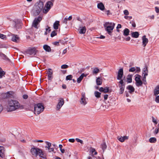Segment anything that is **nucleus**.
I'll list each match as a JSON object with an SVG mask.
<instances>
[{
  "label": "nucleus",
  "instance_id": "22",
  "mask_svg": "<svg viewBox=\"0 0 159 159\" xmlns=\"http://www.w3.org/2000/svg\"><path fill=\"white\" fill-rule=\"evenodd\" d=\"M38 154L39 155V156L43 158H44L46 157V155L42 151V150L40 149L39 151Z\"/></svg>",
  "mask_w": 159,
  "mask_h": 159
},
{
  "label": "nucleus",
  "instance_id": "5",
  "mask_svg": "<svg viewBox=\"0 0 159 159\" xmlns=\"http://www.w3.org/2000/svg\"><path fill=\"white\" fill-rule=\"evenodd\" d=\"M53 5V3L51 1L47 2L44 7L43 8V12L44 13L46 14L51 9V7Z\"/></svg>",
  "mask_w": 159,
  "mask_h": 159
},
{
  "label": "nucleus",
  "instance_id": "40",
  "mask_svg": "<svg viewBox=\"0 0 159 159\" xmlns=\"http://www.w3.org/2000/svg\"><path fill=\"white\" fill-rule=\"evenodd\" d=\"M73 76L71 75H69L67 76L66 78V80H71Z\"/></svg>",
  "mask_w": 159,
  "mask_h": 159
},
{
  "label": "nucleus",
  "instance_id": "27",
  "mask_svg": "<svg viewBox=\"0 0 159 159\" xmlns=\"http://www.w3.org/2000/svg\"><path fill=\"white\" fill-rule=\"evenodd\" d=\"M59 21H56L53 24V28L55 30H57L58 28V26H59Z\"/></svg>",
  "mask_w": 159,
  "mask_h": 159
},
{
  "label": "nucleus",
  "instance_id": "52",
  "mask_svg": "<svg viewBox=\"0 0 159 159\" xmlns=\"http://www.w3.org/2000/svg\"><path fill=\"white\" fill-rule=\"evenodd\" d=\"M148 71H143V76H146L148 75Z\"/></svg>",
  "mask_w": 159,
  "mask_h": 159
},
{
  "label": "nucleus",
  "instance_id": "39",
  "mask_svg": "<svg viewBox=\"0 0 159 159\" xmlns=\"http://www.w3.org/2000/svg\"><path fill=\"white\" fill-rule=\"evenodd\" d=\"M0 38L2 39H6L7 36L6 35H5L2 34L0 33Z\"/></svg>",
  "mask_w": 159,
  "mask_h": 159
},
{
  "label": "nucleus",
  "instance_id": "44",
  "mask_svg": "<svg viewBox=\"0 0 159 159\" xmlns=\"http://www.w3.org/2000/svg\"><path fill=\"white\" fill-rule=\"evenodd\" d=\"M75 140L78 142H79V143H81V144H83V141L79 139H78V138H76L75 139Z\"/></svg>",
  "mask_w": 159,
  "mask_h": 159
},
{
  "label": "nucleus",
  "instance_id": "50",
  "mask_svg": "<svg viewBox=\"0 0 159 159\" xmlns=\"http://www.w3.org/2000/svg\"><path fill=\"white\" fill-rule=\"evenodd\" d=\"M159 130L158 128H156L153 132L154 134H157L159 132Z\"/></svg>",
  "mask_w": 159,
  "mask_h": 159
},
{
  "label": "nucleus",
  "instance_id": "24",
  "mask_svg": "<svg viewBox=\"0 0 159 159\" xmlns=\"http://www.w3.org/2000/svg\"><path fill=\"white\" fill-rule=\"evenodd\" d=\"M0 57L4 60L6 61H9V59L4 54L2 53H0Z\"/></svg>",
  "mask_w": 159,
  "mask_h": 159
},
{
  "label": "nucleus",
  "instance_id": "53",
  "mask_svg": "<svg viewBox=\"0 0 159 159\" xmlns=\"http://www.w3.org/2000/svg\"><path fill=\"white\" fill-rule=\"evenodd\" d=\"M124 13L125 15H128L129 13L128 11L127 10H125L124 11Z\"/></svg>",
  "mask_w": 159,
  "mask_h": 159
},
{
  "label": "nucleus",
  "instance_id": "19",
  "mask_svg": "<svg viewBox=\"0 0 159 159\" xmlns=\"http://www.w3.org/2000/svg\"><path fill=\"white\" fill-rule=\"evenodd\" d=\"M13 25H15V26L17 28H19V25H21V23L20 20H17L16 21H13Z\"/></svg>",
  "mask_w": 159,
  "mask_h": 159
},
{
  "label": "nucleus",
  "instance_id": "61",
  "mask_svg": "<svg viewBox=\"0 0 159 159\" xmlns=\"http://www.w3.org/2000/svg\"><path fill=\"white\" fill-rule=\"evenodd\" d=\"M155 11L157 13L159 12V9L158 7H155Z\"/></svg>",
  "mask_w": 159,
  "mask_h": 159
},
{
  "label": "nucleus",
  "instance_id": "8",
  "mask_svg": "<svg viewBox=\"0 0 159 159\" xmlns=\"http://www.w3.org/2000/svg\"><path fill=\"white\" fill-rule=\"evenodd\" d=\"M141 76L139 75H136L135 78V80L136 81V85L138 87H139L142 85L143 82L140 79Z\"/></svg>",
  "mask_w": 159,
  "mask_h": 159
},
{
  "label": "nucleus",
  "instance_id": "29",
  "mask_svg": "<svg viewBox=\"0 0 159 159\" xmlns=\"http://www.w3.org/2000/svg\"><path fill=\"white\" fill-rule=\"evenodd\" d=\"M97 84L98 85H101L102 84V80L99 77H98L96 80Z\"/></svg>",
  "mask_w": 159,
  "mask_h": 159
},
{
  "label": "nucleus",
  "instance_id": "25",
  "mask_svg": "<svg viewBox=\"0 0 159 159\" xmlns=\"http://www.w3.org/2000/svg\"><path fill=\"white\" fill-rule=\"evenodd\" d=\"M127 89L129 90V92L130 93L134 92V89L133 86L131 85H129L127 87Z\"/></svg>",
  "mask_w": 159,
  "mask_h": 159
},
{
  "label": "nucleus",
  "instance_id": "51",
  "mask_svg": "<svg viewBox=\"0 0 159 159\" xmlns=\"http://www.w3.org/2000/svg\"><path fill=\"white\" fill-rule=\"evenodd\" d=\"M152 122L154 123L155 125H156L157 123V120L153 117H152Z\"/></svg>",
  "mask_w": 159,
  "mask_h": 159
},
{
  "label": "nucleus",
  "instance_id": "36",
  "mask_svg": "<svg viewBox=\"0 0 159 159\" xmlns=\"http://www.w3.org/2000/svg\"><path fill=\"white\" fill-rule=\"evenodd\" d=\"M95 96L97 98H99L100 97L101 93L98 91H95L94 93Z\"/></svg>",
  "mask_w": 159,
  "mask_h": 159
},
{
  "label": "nucleus",
  "instance_id": "55",
  "mask_svg": "<svg viewBox=\"0 0 159 159\" xmlns=\"http://www.w3.org/2000/svg\"><path fill=\"white\" fill-rule=\"evenodd\" d=\"M124 18L126 19L130 20L132 18V17L131 16H125Z\"/></svg>",
  "mask_w": 159,
  "mask_h": 159
},
{
  "label": "nucleus",
  "instance_id": "46",
  "mask_svg": "<svg viewBox=\"0 0 159 159\" xmlns=\"http://www.w3.org/2000/svg\"><path fill=\"white\" fill-rule=\"evenodd\" d=\"M68 66L67 65L64 64L61 66V68L62 69H66L68 67Z\"/></svg>",
  "mask_w": 159,
  "mask_h": 159
},
{
  "label": "nucleus",
  "instance_id": "15",
  "mask_svg": "<svg viewBox=\"0 0 159 159\" xmlns=\"http://www.w3.org/2000/svg\"><path fill=\"white\" fill-rule=\"evenodd\" d=\"M7 36L8 37H11V40H18L20 39L19 37L17 35L12 34L11 33L8 34Z\"/></svg>",
  "mask_w": 159,
  "mask_h": 159
},
{
  "label": "nucleus",
  "instance_id": "35",
  "mask_svg": "<svg viewBox=\"0 0 159 159\" xmlns=\"http://www.w3.org/2000/svg\"><path fill=\"white\" fill-rule=\"evenodd\" d=\"M107 145L105 143H103L101 144V148L103 151V152H104V150L106 149L107 148Z\"/></svg>",
  "mask_w": 159,
  "mask_h": 159
},
{
  "label": "nucleus",
  "instance_id": "33",
  "mask_svg": "<svg viewBox=\"0 0 159 159\" xmlns=\"http://www.w3.org/2000/svg\"><path fill=\"white\" fill-rule=\"evenodd\" d=\"M132 75H128L127 77V82L128 83H131L132 81Z\"/></svg>",
  "mask_w": 159,
  "mask_h": 159
},
{
  "label": "nucleus",
  "instance_id": "45",
  "mask_svg": "<svg viewBox=\"0 0 159 159\" xmlns=\"http://www.w3.org/2000/svg\"><path fill=\"white\" fill-rule=\"evenodd\" d=\"M135 69L136 72V73H138L140 71V69L139 67H135Z\"/></svg>",
  "mask_w": 159,
  "mask_h": 159
},
{
  "label": "nucleus",
  "instance_id": "4",
  "mask_svg": "<svg viewBox=\"0 0 159 159\" xmlns=\"http://www.w3.org/2000/svg\"><path fill=\"white\" fill-rule=\"evenodd\" d=\"M35 7L36 13L37 15H39L43 7V3L39 1L35 3Z\"/></svg>",
  "mask_w": 159,
  "mask_h": 159
},
{
  "label": "nucleus",
  "instance_id": "34",
  "mask_svg": "<svg viewBox=\"0 0 159 159\" xmlns=\"http://www.w3.org/2000/svg\"><path fill=\"white\" fill-rule=\"evenodd\" d=\"M157 141V139L155 138L152 137L150 138L149 141L151 143H155Z\"/></svg>",
  "mask_w": 159,
  "mask_h": 159
},
{
  "label": "nucleus",
  "instance_id": "6",
  "mask_svg": "<svg viewBox=\"0 0 159 159\" xmlns=\"http://www.w3.org/2000/svg\"><path fill=\"white\" fill-rule=\"evenodd\" d=\"M118 86L120 88L119 93L122 94L124 91L125 83H124L123 80H120L118 82Z\"/></svg>",
  "mask_w": 159,
  "mask_h": 159
},
{
  "label": "nucleus",
  "instance_id": "32",
  "mask_svg": "<svg viewBox=\"0 0 159 159\" xmlns=\"http://www.w3.org/2000/svg\"><path fill=\"white\" fill-rule=\"evenodd\" d=\"M129 30L127 28H125L123 31V35L127 36L129 34Z\"/></svg>",
  "mask_w": 159,
  "mask_h": 159
},
{
  "label": "nucleus",
  "instance_id": "42",
  "mask_svg": "<svg viewBox=\"0 0 159 159\" xmlns=\"http://www.w3.org/2000/svg\"><path fill=\"white\" fill-rule=\"evenodd\" d=\"M57 35V33L55 30L52 31L51 34V36L52 37L54 36Z\"/></svg>",
  "mask_w": 159,
  "mask_h": 159
},
{
  "label": "nucleus",
  "instance_id": "41",
  "mask_svg": "<svg viewBox=\"0 0 159 159\" xmlns=\"http://www.w3.org/2000/svg\"><path fill=\"white\" fill-rule=\"evenodd\" d=\"M95 151V150L93 148H91L90 149V152L91 153L92 155L93 156V152Z\"/></svg>",
  "mask_w": 159,
  "mask_h": 159
},
{
  "label": "nucleus",
  "instance_id": "17",
  "mask_svg": "<svg viewBox=\"0 0 159 159\" xmlns=\"http://www.w3.org/2000/svg\"><path fill=\"white\" fill-rule=\"evenodd\" d=\"M48 74V80H51L52 78V70L49 69L47 73Z\"/></svg>",
  "mask_w": 159,
  "mask_h": 159
},
{
  "label": "nucleus",
  "instance_id": "31",
  "mask_svg": "<svg viewBox=\"0 0 159 159\" xmlns=\"http://www.w3.org/2000/svg\"><path fill=\"white\" fill-rule=\"evenodd\" d=\"M80 34H84L85 33L86 31V29L85 26L80 27Z\"/></svg>",
  "mask_w": 159,
  "mask_h": 159
},
{
  "label": "nucleus",
  "instance_id": "56",
  "mask_svg": "<svg viewBox=\"0 0 159 159\" xmlns=\"http://www.w3.org/2000/svg\"><path fill=\"white\" fill-rule=\"evenodd\" d=\"M155 101L159 103V96L156 97L155 98Z\"/></svg>",
  "mask_w": 159,
  "mask_h": 159
},
{
  "label": "nucleus",
  "instance_id": "12",
  "mask_svg": "<svg viewBox=\"0 0 159 159\" xmlns=\"http://www.w3.org/2000/svg\"><path fill=\"white\" fill-rule=\"evenodd\" d=\"M5 157V148L3 146H0V157L3 158Z\"/></svg>",
  "mask_w": 159,
  "mask_h": 159
},
{
  "label": "nucleus",
  "instance_id": "58",
  "mask_svg": "<svg viewBox=\"0 0 159 159\" xmlns=\"http://www.w3.org/2000/svg\"><path fill=\"white\" fill-rule=\"evenodd\" d=\"M130 23H131L132 25L134 27H136V24L134 22H130Z\"/></svg>",
  "mask_w": 159,
  "mask_h": 159
},
{
  "label": "nucleus",
  "instance_id": "21",
  "mask_svg": "<svg viewBox=\"0 0 159 159\" xmlns=\"http://www.w3.org/2000/svg\"><path fill=\"white\" fill-rule=\"evenodd\" d=\"M87 76L86 75L84 74V73L82 74L77 79V82L78 83H80L83 79L84 77Z\"/></svg>",
  "mask_w": 159,
  "mask_h": 159
},
{
  "label": "nucleus",
  "instance_id": "28",
  "mask_svg": "<svg viewBox=\"0 0 159 159\" xmlns=\"http://www.w3.org/2000/svg\"><path fill=\"white\" fill-rule=\"evenodd\" d=\"M159 93V85H157L154 90V95L156 96Z\"/></svg>",
  "mask_w": 159,
  "mask_h": 159
},
{
  "label": "nucleus",
  "instance_id": "64",
  "mask_svg": "<svg viewBox=\"0 0 159 159\" xmlns=\"http://www.w3.org/2000/svg\"><path fill=\"white\" fill-rule=\"evenodd\" d=\"M6 46L3 44H0V48H6Z\"/></svg>",
  "mask_w": 159,
  "mask_h": 159
},
{
  "label": "nucleus",
  "instance_id": "43",
  "mask_svg": "<svg viewBox=\"0 0 159 159\" xmlns=\"http://www.w3.org/2000/svg\"><path fill=\"white\" fill-rule=\"evenodd\" d=\"M136 69H135V67H132L130 68L129 70V71L131 72H134L135 71Z\"/></svg>",
  "mask_w": 159,
  "mask_h": 159
},
{
  "label": "nucleus",
  "instance_id": "57",
  "mask_svg": "<svg viewBox=\"0 0 159 159\" xmlns=\"http://www.w3.org/2000/svg\"><path fill=\"white\" fill-rule=\"evenodd\" d=\"M67 20H68L67 18H64V19L63 20V23L66 24L67 23Z\"/></svg>",
  "mask_w": 159,
  "mask_h": 159
},
{
  "label": "nucleus",
  "instance_id": "9",
  "mask_svg": "<svg viewBox=\"0 0 159 159\" xmlns=\"http://www.w3.org/2000/svg\"><path fill=\"white\" fill-rule=\"evenodd\" d=\"M36 52V48L33 47L28 49L26 52L25 53L27 54L31 55L33 54H35Z\"/></svg>",
  "mask_w": 159,
  "mask_h": 159
},
{
  "label": "nucleus",
  "instance_id": "3",
  "mask_svg": "<svg viewBox=\"0 0 159 159\" xmlns=\"http://www.w3.org/2000/svg\"><path fill=\"white\" fill-rule=\"evenodd\" d=\"M115 25V24L112 22H106L104 24V26L105 28V30L109 34H110L112 32Z\"/></svg>",
  "mask_w": 159,
  "mask_h": 159
},
{
  "label": "nucleus",
  "instance_id": "63",
  "mask_svg": "<svg viewBox=\"0 0 159 159\" xmlns=\"http://www.w3.org/2000/svg\"><path fill=\"white\" fill-rule=\"evenodd\" d=\"M28 98V96L27 95L25 94L23 96V98L24 99H27Z\"/></svg>",
  "mask_w": 159,
  "mask_h": 159
},
{
  "label": "nucleus",
  "instance_id": "1",
  "mask_svg": "<svg viewBox=\"0 0 159 159\" xmlns=\"http://www.w3.org/2000/svg\"><path fill=\"white\" fill-rule=\"evenodd\" d=\"M20 107V104L17 101L11 100L8 101L6 109L8 112H12L19 109Z\"/></svg>",
  "mask_w": 159,
  "mask_h": 159
},
{
  "label": "nucleus",
  "instance_id": "13",
  "mask_svg": "<svg viewBox=\"0 0 159 159\" xmlns=\"http://www.w3.org/2000/svg\"><path fill=\"white\" fill-rule=\"evenodd\" d=\"M80 103L84 105H85L87 103V99L85 96L84 93H82V97L80 101Z\"/></svg>",
  "mask_w": 159,
  "mask_h": 159
},
{
  "label": "nucleus",
  "instance_id": "48",
  "mask_svg": "<svg viewBox=\"0 0 159 159\" xmlns=\"http://www.w3.org/2000/svg\"><path fill=\"white\" fill-rule=\"evenodd\" d=\"M45 143L47 145L46 146H48V147H51V146L52 144L51 143L46 141L45 142Z\"/></svg>",
  "mask_w": 159,
  "mask_h": 159
},
{
  "label": "nucleus",
  "instance_id": "11",
  "mask_svg": "<svg viewBox=\"0 0 159 159\" xmlns=\"http://www.w3.org/2000/svg\"><path fill=\"white\" fill-rule=\"evenodd\" d=\"M123 68L120 69L118 72V74L117 76V79L118 80H122L121 78L123 77Z\"/></svg>",
  "mask_w": 159,
  "mask_h": 159
},
{
  "label": "nucleus",
  "instance_id": "60",
  "mask_svg": "<svg viewBox=\"0 0 159 159\" xmlns=\"http://www.w3.org/2000/svg\"><path fill=\"white\" fill-rule=\"evenodd\" d=\"M75 141V139H69V141L71 143H74Z\"/></svg>",
  "mask_w": 159,
  "mask_h": 159
},
{
  "label": "nucleus",
  "instance_id": "7",
  "mask_svg": "<svg viewBox=\"0 0 159 159\" xmlns=\"http://www.w3.org/2000/svg\"><path fill=\"white\" fill-rule=\"evenodd\" d=\"M42 19V17L40 16H39L37 18H35L33 22L32 26L33 27H34L36 29H38V25L39 23L41 20Z\"/></svg>",
  "mask_w": 159,
  "mask_h": 159
},
{
  "label": "nucleus",
  "instance_id": "23",
  "mask_svg": "<svg viewBox=\"0 0 159 159\" xmlns=\"http://www.w3.org/2000/svg\"><path fill=\"white\" fill-rule=\"evenodd\" d=\"M43 48L46 51L50 52L51 51V49L50 46L47 45H44L43 46Z\"/></svg>",
  "mask_w": 159,
  "mask_h": 159
},
{
  "label": "nucleus",
  "instance_id": "38",
  "mask_svg": "<svg viewBox=\"0 0 159 159\" xmlns=\"http://www.w3.org/2000/svg\"><path fill=\"white\" fill-rule=\"evenodd\" d=\"M148 40H142V45L143 47H145L147 44Z\"/></svg>",
  "mask_w": 159,
  "mask_h": 159
},
{
  "label": "nucleus",
  "instance_id": "62",
  "mask_svg": "<svg viewBox=\"0 0 159 159\" xmlns=\"http://www.w3.org/2000/svg\"><path fill=\"white\" fill-rule=\"evenodd\" d=\"M52 44L58 46L59 45V42H55L52 43Z\"/></svg>",
  "mask_w": 159,
  "mask_h": 159
},
{
  "label": "nucleus",
  "instance_id": "37",
  "mask_svg": "<svg viewBox=\"0 0 159 159\" xmlns=\"http://www.w3.org/2000/svg\"><path fill=\"white\" fill-rule=\"evenodd\" d=\"M45 29L46 31L45 33V34H47L48 33H49L50 31L51 30L50 29V27L48 26H46V27Z\"/></svg>",
  "mask_w": 159,
  "mask_h": 159
},
{
  "label": "nucleus",
  "instance_id": "20",
  "mask_svg": "<svg viewBox=\"0 0 159 159\" xmlns=\"http://www.w3.org/2000/svg\"><path fill=\"white\" fill-rule=\"evenodd\" d=\"M128 137L127 136H124L123 137H118L117 138L118 139L120 142H123L125 140L128 139Z\"/></svg>",
  "mask_w": 159,
  "mask_h": 159
},
{
  "label": "nucleus",
  "instance_id": "47",
  "mask_svg": "<svg viewBox=\"0 0 159 159\" xmlns=\"http://www.w3.org/2000/svg\"><path fill=\"white\" fill-rule=\"evenodd\" d=\"M67 52V50L66 49H64L62 53H60V55L61 54L62 55H64V54H66Z\"/></svg>",
  "mask_w": 159,
  "mask_h": 159
},
{
  "label": "nucleus",
  "instance_id": "54",
  "mask_svg": "<svg viewBox=\"0 0 159 159\" xmlns=\"http://www.w3.org/2000/svg\"><path fill=\"white\" fill-rule=\"evenodd\" d=\"M114 1L118 2L120 3L121 2H125V0H113Z\"/></svg>",
  "mask_w": 159,
  "mask_h": 159
},
{
  "label": "nucleus",
  "instance_id": "14",
  "mask_svg": "<svg viewBox=\"0 0 159 159\" xmlns=\"http://www.w3.org/2000/svg\"><path fill=\"white\" fill-rule=\"evenodd\" d=\"M39 149V148H32L31 149V152L33 155L37 156L38 154Z\"/></svg>",
  "mask_w": 159,
  "mask_h": 159
},
{
  "label": "nucleus",
  "instance_id": "16",
  "mask_svg": "<svg viewBox=\"0 0 159 159\" xmlns=\"http://www.w3.org/2000/svg\"><path fill=\"white\" fill-rule=\"evenodd\" d=\"M97 7L98 9L102 11L104 10L105 9L104 4L102 2H100L98 4Z\"/></svg>",
  "mask_w": 159,
  "mask_h": 159
},
{
  "label": "nucleus",
  "instance_id": "30",
  "mask_svg": "<svg viewBox=\"0 0 159 159\" xmlns=\"http://www.w3.org/2000/svg\"><path fill=\"white\" fill-rule=\"evenodd\" d=\"M100 71L98 67H95L93 68L92 73L93 74H97Z\"/></svg>",
  "mask_w": 159,
  "mask_h": 159
},
{
  "label": "nucleus",
  "instance_id": "26",
  "mask_svg": "<svg viewBox=\"0 0 159 159\" xmlns=\"http://www.w3.org/2000/svg\"><path fill=\"white\" fill-rule=\"evenodd\" d=\"M131 34L132 37L135 38H138L139 36V32L137 31L132 33Z\"/></svg>",
  "mask_w": 159,
  "mask_h": 159
},
{
  "label": "nucleus",
  "instance_id": "10",
  "mask_svg": "<svg viewBox=\"0 0 159 159\" xmlns=\"http://www.w3.org/2000/svg\"><path fill=\"white\" fill-rule=\"evenodd\" d=\"M64 104V100L63 98H60L58 100V102L57 106V109L59 110Z\"/></svg>",
  "mask_w": 159,
  "mask_h": 159
},
{
  "label": "nucleus",
  "instance_id": "18",
  "mask_svg": "<svg viewBox=\"0 0 159 159\" xmlns=\"http://www.w3.org/2000/svg\"><path fill=\"white\" fill-rule=\"evenodd\" d=\"M99 91L101 92L106 93L109 92V89L107 87H106L104 88L101 87L99 89Z\"/></svg>",
  "mask_w": 159,
  "mask_h": 159
},
{
  "label": "nucleus",
  "instance_id": "2",
  "mask_svg": "<svg viewBox=\"0 0 159 159\" xmlns=\"http://www.w3.org/2000/svg\"><path fill=\"white\" fill-rule=\"evenodd\" d=\"M44 109L43 104L42 103L35 104L34 105V113L38 115L43 112Z\"/></svg>",
  "mask_w": 159,
  "mask_h": 159
},
{
  "label": "nucleus",
  "instance_id": "49",
  "mask_svg": "<svg viewBox=\"0 0 159 159\" xmlns=\"http://www.w3.org/2000/svg\"><path fill=\"white\" fill-rule=\"evenodd\" d=\"M5 72L3 71H2L0 72V78H2V77L5 75Z\"/></svg>",
  "mask_w": 159,
  "mask_h": 159
},
{
  "label": "nucleus",
  "instance_id": "59",
  "mask_svg": "<svg viewBox=\"0 0 159 159\" xmlns=\"http://www.w3.org/2000/svg\"><path fill=\"white\" fill-rule=\"evenodd\" d=\"M121 28V25L120 24H118V25L117 26V30L118 31H119V30H117L118 29Z\"/></svg>",
  "mask_w": 159,
  "mask_h": 159
}]
</instances>
